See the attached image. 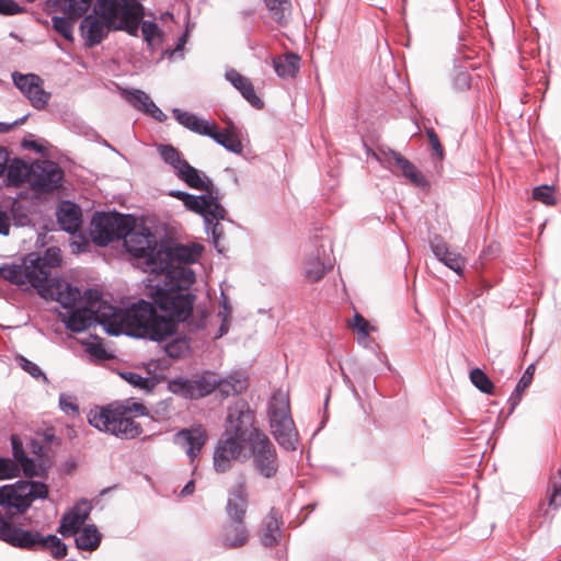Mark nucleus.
<instances>
[{
	"label": "nucleus",
	"instance_id": "69168bd1",
	"mask_svg": "<svg viewBox=\"0 0 561 561\" xmlns=\"http://www.w3.org/2000/svg\"><path fill=\"white\" fill-rule=\"evenodd\" d=\"M411 181L413 185L420 188H427L430 186V182L425 178V175L417 170V168L414 165V168L411 169V171L405 176Z\"/></svg>",
	"mask_w": 561,
	"mask_h": 561
},
{
	"label": "nucleus",
	"instance_id": "052dcab7",
	"mask_svg": "<svg viewBox=\"0 0 561 561\" xmlns=\"http://www.w3.org/2000/svg\"><path fill=\"white\" fill-rule=\"evenodd\" d=\"M59 408L68 416H77L79 414L77 398L71 394L61 393L59 396Z\"/></svg>",
	"mask_w": 561,
	"mask_h": 561
},
{
	"label": "nucleus",
	"instance_id": "f03ea898",
	"mask_svg": "<svg viewBox=\"0 0 561 561\" xmlns=\"http://www.w3.org/2000/svg\"><path fill=\"white\" fill-rule=\"evenodd\" d=\"M194 282L195 274L191 268L170 271L164 275L163 284H158L151 293L153 305L179 323L187 322L196 300V296L190 291Z\"/></svg>",
	"mask_w": 561,
	"mask_h": 561
},
{
	"label": "nucleus",
	"instance_id": "c9c22d12",
	"mask_svg": "<svg viewBox=\"0 0 561 561\" xmlns=\"http://www.w3.org/2000/svg\"><path fill=\"white\" fill-rule=\"evenodd\" d=\"M228 215L227 209L225 208V213L222 214V217L219 218L217 214L210 213V215L206 216V218H203L205 231L208 234V237L211 238V242L217 250L218 253H224V248L220 245V240L224 237V228L220 225V220H225Z\"/></svg>",
	"mask_w": 561,
	"mask_h": 561
},
{
	"label": "nucleus",
	"instance_id": "338daca9",
	"mask_svg": "<svg viewBox=\"0 0 561 561\" xmlns=\"http://www.w3.org/2000/svg\"><path fill=\"white\" fill-rule=\"evenodd\" d=\"M85 351L98 359L104 360L108 358V354L100 341L87 343Z\"/></svg>",
	"mask_w": 561,
	"mask_h": 561
},
{
	"label": "nucleus",
	"instance_id": "4be33fe9",
	"mask_svg": "<svg viewBox=\"0 0 561 561\" xmlns=\"http://www.w3.org/2000/svg\"><path fill=\"white\" fill-rule=\"evenodd\" d=\"M331 268V259L323 245L317 248L304 262L305 277L310 283L319 282Z\"/></svg>",
	"mask_w": 561,
	"mask_h": 561
},
{
	"label": "nucleus",
	"instance_id": "412c9836",
	"mask_svg": "<svg viewBox=\"0 0 561 561\" xmlns=\"http://www.w3.org/2000/svg\"><path fill=\"white\" fill-rule=\"evenodd\" d=\"M90 511L91 506L85 500L76 503L61 517L57 531L66 538L75 536L80 529L81 525L88 519Z\"/></svg>",
	"mask_w": 561,
	"mask_h": 561
},
{
	"label": "nucleus",
	"instance_id": "393cba45",
	"mask_svg": "<svg viewBox=\"0 0 561 561\" xmlns=\"http://www.w3.org/2000/svg\"><path fill=\"white\" fill-rule=\"evenodd\" d=\"M57 222L60 229L75 234L81 226V208L70 201H64L56 210Z\"/></svg>",
	"mask_w": 561,
	"mask_h": 561
},
{
	"label": "nucleus",
	"instance_id": "13d9d810",
	"mask_svg": "<svg viewBox=\"0 0 561 561\" xmlns=\"http://www.w3.org/2000/svg\"><path fill=\"white\" fill-rule=\"evenodd\" d=\"M19 465L10 459L0 457V480H9L19 477Z\"/></svg>",
	"mask_w": 561,
	"mask_h": 561
},
{
	"label": "nucleus",
	"instance_id": "5fc2aeb1",
	"mask_svg": "<svg viewBox=\"0 0 561 561\" xmlns=\"http://www.w3.org/2000/svg\"><path fill=\"white\" fill-rule=\"evenodd\" d=\"M15 360L19 364V366L33 378L41 379L44 383L49 382L46 374L41 369V367L37 364L31 362L23 355H18Z\"/></svg>",
	"mask_w": 561,
	"mask_h": 561
},
{
	"label": "nucleus",
	"instance_id": "9d476101",
	"mask_svg": "<svg viewBox=\"0 0 561 561\" xmlns=\"http://www.w3.org/2000/svg\"><path fill=\"white\" fill-rule=\"evenodd\" d=\"M135 224L130 214L118 211H95L90 224V236L98 247H106L115 239H121L124 231Z\"/></svg>",
	"mask_w": 561,
	"mask_h": 561
},
{
	"label": "nucleus",
	"instance_id": "774afa93",
	"mask_svg": "<svg viewBox=\"0 0 561 561\" xmlns=\"http://www.w3.org/2000/svg\"><path fill=\"white\" fill-rule=\"evenodd\" d=\"M146 115L154 118L156 121L163 123L167 121L168 116L156 105V103L150 99L147 102V106L142 111Z\"/></svg>",
	"mask_w": 561,
	"mask_h": 561
},
{
	"label": "nucleus",
	"instance_id": "cd10ccee",
	"mask_svg": "<svg viewBox=\"0 0 561 561\" xmlns=\"http://www.w3.org/2000/svg\"><path fill=\"white\" fill-rule=\"evenodd\" d=\"M225 78L233 88H236L241 95L256 110L264 107V102L256 95L254 87L250 79L242 76L234 69H228L225 72Z\"/></svg>",
	"mask_w": 561,
	"mask_h": 561
},
{
	"label": "nucleus",
	"instance_id": "9b49d317",
	"mask_svg": "<svg viewBox=\"0 0 561 561\" xmlns=\"http://www.w3.org/2000/svg\"><path fill=\"white\" fill-rule=\"evenodd\" d=\"M248 507L247 483L240 477L231 488L228 495L226 512L229 517V531H236V537L227 535V540L232 546H244L248 542L249 534L244 525V516Z\"/></svg>",
	"mask_w": 561,
	"mask_h": 561
},
{
	"label": "nucleus",
	"instance_id": "1a4fd4ad",
	"mask_svg": "<svg viewBox=\"0 0 561 561\" xmlns=\"http://www.w3.org/2000/svg\"><path fill=\"white\" fill-rule=\"evenodd\" d=\"M48 486L41 481L19 480L0 486V506L24 514L35 500H45Z\"/></svg>",
	"mask_w": 561,
	"mask_h": 561
},
{
	"label": "nucleus",
	"instance_id": "20e7f679",
	"mask_svg": "<svg viewBox=\"0 0 561 561\" xmlns=\"http://www.w3.org/2000/svg\"><path fill=\"white\" fill-rule=\"evenodd\" d=\"M93 13L103 16L113 30L137 37L145 21V7L138 0H96Z\"/></svg>",
	"mask_w": 561,
	"mask_h": 561
},
{
	"label": "nucleus",
	"instance_id": "7c9ffc66",
	"mask_svg": "<svg viewBox=\"0 0 561 561\" xmlns=\"http://www.w3.org/2000/svg\"><path fill=\"white\" fill-rule=\"evenodd\" d=\"M93 322V310L88 308H72L66 319L65 327L75 333L83 332Z\"/></svg>",
	"mask_w": 561,
	"mask_h": 561
},
{
	"label": "nucleus",
	"instance_id": "8fccbe9b",
	"mask_svg": "<svg viewBox=\"0 0 561 561\" xmlns=\"http://www.w3.org/2000/svg\"><path fill=\"white\" fill-rule=\"evenodd\" d=\"M374 157L379 161V163L394 173V167L397 165V159L400 158L401 153L389 149V148H378L375 151Z\"/></svg>",
	"mask_w": 561,
	"mask_h": 561
},
{
	"label": "nucleus",
	"instance_id": "f8f14e48",
	"mask_svg": "<svg viewBox=\"0 0 561 561\" xmlns=\"http://www.w3.org/2000/svg\"><path fill=\"white\" fill-rule=\"evenodd\" d=\"M197 250L182 243H174L169 239L160 240V250L156 252L158 256L154 267H150V274H169L170 271L178 268H190L187 264L194 263Z\"/></svg>",
	"mask_w": 561,
	"mask_h": 561
},
{
	"label": "nucleus",
	"instance_id": "0eeeda50",
	"mask_svg": "<svg viewBox=\"0 0 561 561\" xmlns=\"http://www.w3.org/2000/svg\"><path fill=\"white\" fill-rule=\"evenodd\" d=\"M121 239L126 251L135 260L141 261L144 271L150 273V267H154L157 263L156 252L160 250V241L156 234L148 227L137 226L135 222L123 232Z\"/></svg>",
	"mask_w": 561,
	"mask_h": 561
},
{
	"label": "nucleus",
	"instance_id": "58836bf2",
	"mask_svg": "<svg viewBox=\"0 0 561 561\" xmlns=\"http://www.w3.org/2000/svg\"><path fill=\"white\" fill-rule=\"evenodd\" d=\"M265 7L272 19L279 25L285 26L289 22L291 12L290 0H264Z\"/></svg>",
	"mask_w": 561,
	"mask_h": 561
},
{
	"label": "nucleus",
	"instance_id": "de8ad7c7",
	"mask_svg": "<svg viewBox=\"0 0 561 561\" xmlns=\"http://www.w3.org/2000/svg\"><path fill=\"white\" fill-rule=\"evenodd\" d=\"M469 378L472 385L482 393L493 394L494 383L481 368L476 367L471 369Z\"/></svg>",
	"mask_w": 561,
	"mask_h": 561
},
{
	"label": "nucleus",
	"instance_id": "aec40b11",
	"mask_svg": "<svg viewBox=\"0 0 561 561\" xmlns=\"http://www.w3.org/2000/svg\"><path fill=\"white\" fill-rule=\"evenodd\" d=\"M81 291L70 283L56 278L46 289L42 290L41 296L45 299H51L60 304L65 309H72L80 298Z\"/></svg>",
	"mask_w": 561,
	"mask_h": 561
},
{
	"label": "nucleus",
	"instance_id": "c756f323",
	"mask_svg": "<svg viewBox=\"0 0 561 561\" xmlns=\"http://www.w3.org/2000/svg\"><path fill=\"white\" fill-rule=\"evenodd\" d=\"M272 62L275 72L282 79L294 78L300 68V57L295 53L276 56Z\"/></svg>",
	"mask_w": 561,
	"mask_h": 561
},
{
	"label": "nucleus",
	"instance_id": "f257e3e1",
	"mask_svg": "<svg viewBox=\"0 0 561 561\" xmlns=\"http://www.w3.org/2000/svg\"><path fill=\"white\" fill-rule=\"evenodd\" d=\"M226 421L225 432L216 444L213 457L214 469L218 473L229 471L241 446L264 433L255 425L254 410L242 399L228 408Z\"/></svg>",
	"mask_w": 561,
	"mask_h": 561
},
{
	"label": "nucleus",
	"instance_id": "6e6552de",
	"mask_svg": "<svg viewBox=\"0 0 561 561\" xmlns=\"http://www.w3.org/2000/svg\"><path fill=\"white\" fill-rule=\"evenodd\" d=\"M61 251L58 247H48L43 253L30 252L23 256L22 263L28 276V284L41 295L56 278L51 270L61 264Z\"/></svg>",
	"mask_w": 561,
	"mask_h": 561
},
{
	"label": "nucleus",
	"instance_id": "3c124183",
	"mask_svg": "<svg viewBox=\"0 0 561 561\" xmlns=\"http://www.w3.org/2000/svg\"><path fill=\"white\" fill-rule=\"evenodd\" d=\"M126 101L136 110L142 112L149 102V95L139 89H127L124 91Z\"/></svg>",
	"mask_w": 561,
	"mask_h": 561
},
{
	"label": "nucleus",
	"instance_id": "4468645a",
	"mask_svg": "<svg viewBox=\"0 0 561 561\" xmlns=\"http://www.w3.org/2000/svg\"><path fill=\"white\" fill-rule=\"evenodd\" d=\"M11 77L13 84L35 110L42 111L47 106L51 94L44 90V80L38 75L14 71Z\"/></svg>",
	"mask_w": 561,
	"mask_h": 561
},
{
	"label": "nucleus",
	"instance_id": "7ed1b4c3",
	"mask_svg": "<svg viewBox=\"0 0 561 561\" xmlns=\"http://www.w3.org/2000/svg\"><path fill=\"white\" fill-rule=\"evenodd\" d=\"M148 414L141 402L126 400L92 409L88 414V422L94 428L119 439H134L142 434V427L133 416Z\"/></svg>",
	"mask_w": 561,
	"mask_h": 561
},
{
	"label": "nucleus",
	"instance_id": "72a5a7b5",
	"mask_svg": "<svg viewBox=\"0 0 561 561\" xmlns=\"http://www.w3.org/2000/svg\"><path fill=\"white\" fill-rule=\"evenodd\" d=\"M216 389L222 398L236 396L243 392L248 388V380L241 374L230 375L226 378H218Z\"/></svg>",
	"mask_w": 561,
	"mask_h": 561
},
{
	"label": "nucleus",
	"instance_id": "09e8293b",
	"mask_svg": "<svg viewBox=\"0 0 561 561\" xmlns=\"http://www.w3.org/2000/svg\"><path fill=\"white\" fill-rule=\"evenodd\" d=\"M190 348V339L174 337L164 345L167 355L171 358L182 357Z\"/></svg>",
	"mask_w": 561,
	"mask_h": 561
},
{
	"label": "nucleus",
	"instance_id": "bf43d9fd",
	"mask_svg": "<svg viewBox=\"0 0 561 561\" xmlns=\"http://www.w3.org/2000/svg\"><path fill=\"white\" fill-rule=\"evenodd\" d=\"M453 85L458 91H466L471 85V76L463 67H456L453 77Z\"/></svg>",
	"mask_w": 561,
	"mask_h": 561
},
{
	"label": "nucleus",
	"instance_id": "6e6d98bb",
	"mask_svg": "<svg viewBox=\"0 0 561 561\" xmlns=\"http://www.w3.org/2000/svg\"><path fill=\"white\" fill-rule=\"evenodd\" d=\"M20 471L22 470L24 476L27 478L34 477H45L47 473V467L43 462H37L35 459L28 457L24 462L20 466Z\"/></svg>",
	"mask_w": 561,
	"mask_h": 561
},
{
	"label": "nucleus",
	"instance_id": "5701e85b",
	"mask_svg": "<svg viewBox=\"0 0 561 561\" xmlns=\"http://www.w3.org/2000/svg\"><path fill=\"white\" fill-rule=\"evenodd\" d=\"M122 308L113 306L106 300L101 299L96 309L93 310V321L103 325L106 333L118 335L122 333V325L118 327L121 320Z\"/></svg>",
	"mask_w": 561,
	"mask_h": 561
},
{
	"label": "nucleus",
	"instance_id": "a211bd4d",
	"mask_svg": "<svg viewBox=\"0 0 561 561\" xmlns=\"http://www.w3.org/2000/svg\"><path fill=\"white\" fill-rule=\"evenodd\" d=\"M111 30L113 24H108L103 16L88 14L80 22L81 36L89 48L99 45Z\"/></svg>",
	"mask_w": 561,
	"mask_h": 561
},
{
	"label": "nucleus",
	"instance_id": "f704fd0d",
	"mask_svg": "<svg viewBox=\"0 0 561 561\" xmlns=\"http://www.w3.org/2000/svg\"><path fill=\"white\" fill-rule=\"evenodd\" d=\"M7 180L9 184L20 186L27 182L31 183V164L15 158L7 165Z\"/></svg>",
	"mask_w": 561,
	"mask_h": 561
},
{
	"label": "nucleus",
	"instance_id": "b1692460",
	"mask_svg": "<svg viewBox=\"0 0 561 561\" xmlns=\"http://www.w3.org/2000/svg\"><path fill=\"white\" fill-rule=\"evenodd\" d=\"M178 324L179 322L172 317L167 313L160 316L154 309L142 336H148L151 341L162 342L175 334Z\"/></svg>",
	"mask_w": 561,
	"mask_h": 561
},
{
	"label": "nucleus",
	"instance_id": "dca6fc26",
	"mask_svg": "<svg viewBox=\"0 0 561 561\" xmlns=\"http://www.w3.org/2000/svg\"><path fill=\"white\" fill-rule=\"evenodd\" d=\"M43 535L33 529H24L12 523H4L0 529V540L22 550L38 551Z\"/></svg>",
	"mask_w": 561,
	"mask_h": 561
},
{
	"label": "nucleus",
	"instance_id": "473e14b6",
	"mask_svg": "<svg viewBox=\"0 0 561 561\" xmlns=\"http://www.w3.org/2000/svg\"><path fill=\"white\" fill-rule=\"evenodd\" d=\"M172 114L176 122L188 130L203 136H205V134H209L208 127L210 122L199 118L195 114L182 111L180 108H173Z\"/></svg>",
	"mask_w": 561,
	"mask_h": 561
},
{
	"label": "nucleus",
	"instance_id": "49530a36",
	"mask_svg": "<svg viewBox=\"0 0 561 561\" xmlns=\"http://www.w3.org/2000/svg\"><path fill=\"white\" fill-rule=\"evenodd\" d=\"M158 152L161 159L174 169L175 173L182 168L183 161H186L181 157V152L172 145H159Z\"/></svg>",
	"mask_w": 561,
	"mask_h": 561
},
{
	"label": "nucleus",
	"instance_id": "680f3d73",
	"mask_svg": "<svg viewBox=\"0 0 561 561\" xmlns=\"http://www.w3.org/2000/svg\"><path fill=\"white\" fill-rule=\"evenodd\" d=\"M25 9L14 0H0V14L10 16L24 13Z\"/></svg>",
	"mask_w": 561,
	"mask_h": 561
},
{
	"label": "nucleus",
	"instance_id": "4c0bfd02",
	"mask_svg": "<svg viewBox=\"0 0 561 561\" xmlns=\"http://www.w3.org/2000/svg\"><path fill=\"white\" fill-rule=\"evenodd\" d=\"M535 369H536L535 364H530L526 368V370L524 371L523 376L518 380L514 391L510 396V398L507 400L508 405H510V408H508V413L510 414H512L514 412V410L516 409V407L519 404V402L522 400L523 392L531 383L533 378H534V374H535Z\"/></svg>",
	"mask_w": 561,
	"mask_h": 561
},
{
	"label": "nucleus",
	"instance_id": "e2e57ef3",
	"mask_svg": "<svg viewBox=\"0 0 561 561\" xmlns=\"http://www.w3.org/2000/svg\"><path fill=\"white\" fill-rule=\"evenodd\" d=\"M92 0H66L68 11L76 16H82L90 8Z\"/></svg>",
	"mask_w": 561,
	"mask_h": 561
},
{
	"label": "nucleus",
	"instance_id": "ea45409f",
	"mask_svg": "<svg viewBox=\"0 0 561 561\" xmlns=\"http://www.w3.org/2000/svg\"><path fill=\"white\" fill-rule=\"evenodd\" d=\"M75 541L79 550L93 551L100 546L101 534L95 525H87Z\"/></svg>",
	"mask_w": 561,
	"mask_h": 561
},
{
	"label": "nucleus",
	"instance_id": "bb28decb",
	"mask_svg": "<svg viewBox=\"0 0 561 561\" xmlns=\"http://www.w3.org/2000/svg\"><path fill=\"white\" fill-rule=\"evenodd\" d=\"M283 524L282 514L275 507H272L263 520V527L260 535L261 543L266 548L275 547L280 538Z\"/></svg>",
	"mask_w": 561,
	"mask_h": 561
},
{
	"label": "nucleus",
	"instance_id": "6ab92c4d",
	"mask_svg": "<svg viewBox=\"0 0 561 561\" xmlns=\"http://www.w3.org/2000/svg\"><path fill=\"white\" fill-rule=\"evenodd\" d=\"M207 440V433L202 425L182 428L174 435V443L185 449L191 461L199 455Z\"/></svg>",
	"mask_w": 561,
	"mask_h": 561
},
{
	"label": "nucleus",
	"instance_id": "864d4df0",
	"mask_svg": "<svg viewBox=\"0 0 561 561\" xmlns=\"http://www.w3.org/2000/svg\"><path fill=\"white\" fill-rule=\"evenodd\" d=\"M51 26L53 28L60 34L65 39L69 42H73V23L70 19L66 16L55 15L51 18Z\"/></svg>",
	"mask_w": 561,
	"mask_h": 561
},
{
	"label": "nucleus",
	"instance_id": "c85d7f7f",
	"mask_svg": "<svg viewBox=\"0 0 561 561\" xmlns=\"http://www.w3.org/2000/svg\"><path fill=\"white\" fill-rule=\"evenodd\" d=\"M188 187L207 192V190H216L213 181L202 173L199 170L191 165L187 161H183L182 168L175 174Z\"/></svg>",
	"mask_w": 561,
	"mask_h": 561
},
{
	"label": "nucleus",
	"instance_id": "2eb2a0df",
	"mask_svg": "<svg viewBox=\"0 0 561 561\" xmlns=\"http://www.w3.org/2000/svg\"><path fill=\"white\" fill-rule=\"evenodd\" d=\"M154 309L157 308L153 301L150 302L144 299L131 304L128 308H122L118 324V327L122 325V333L125 329L130 331L136 330L139 331V333L128 332L127 334L131 336H142Z\"/></svg>",
	"mask_w": 561,
	"mask_h": 561
},
{
	"label": "nucleus",
	"instance_id": "4d7b16f0",
	"mask_svg": "<svg viewBox=\"0 0 561 561\" xmlns=\"http://www.w3.org/2000/svg\"><path fill=\"white\" fill-rule=\"evenodd\" d=\"M533 198L538 202H541L548 206L556 205V203H557V201L553 196V186L552 185L536 186L533 190Z\"/></svg>",
	"mask_w": 561,
	"mask_h": 561
},
{
	"label": "nucleus",
	"instance_id": "a18cd8bd",
	"mask_svg": "<svg viewBox=\"0 0 561 561\" xmlns=\"http://www.w3.org/2000/svg\"><path fill=\"white\" fill-rule=\"evenodd\" d=\"M119 376L133 387L144 390L145 392H151L156 387V380L153 378L142 377L135 371H121Z\"/></svg>",
	"mask_w": 561,
	"mask_h": 561
},
{
	"label": "nucleus",
	"instance_id": "c03bdc74",
	"mask_svg": "<svg viewBox=\"0 0 561 561\" xmlns=\"http://www.w3.org/2000/svg\"><path fill=\"white\" fill-rule=\"evenodd\" d=\"M167 388L173 394L185 400H194L191 378L175 377L168 380Z\"/></svg>",
	"mask_w": 561,
	"mask_h": 561
},
{
	"label": "nucleus",
	"instance_id": "39448f33",
	"mask_svg": "<svg viewBox=\"0 0 561 561\" xmlns=\"http://www.w3.org/2000/svg\"><path fill=\"white\" fill-rule=\"evenodd\" d=\"M233 460L249 461L252 470L267 480L277 476L280 465L277 449L266 433L242 445Z\"/></svg>",
	"mask_w": 561,
	"mask_h": 561
},
{
	"label": "nucleus",
	"instance_id": "0e129e2a",
	"mask_svg": "<svg viewBox=\"0 0 561 561\" xmlns=\"http://www.w3.org/2000/svg\"><path fill=\"white\" fill-rule=\"evenodd\" d=\"M11 446H12V454L14 457L13 460L20 466L22 462H24L28 458V456L24 451L23 444L16 435L11 436Z\"/></svg>",
	"mask_w": 561,
	"mask_h": 561
},
{
	"label": "nucleus",
	"instance_id": "e433bc0d",
	"mask_svg": "<svg viewBox=\"0 0 561 561\" xmlns=\"http://www.w3.org/2000/svg\"><path fill=\"white\" fill-rule=\"evenodd\" d=\"M208 133L209 134H205V136L211 138L218 145L222 146L226 150L232 153L242 152V142L233 135L218 130L215 123H210L208 127Z\"/></svg>",
	"mask_w": 561,
	"mask_h": 561
},
{
	"label": "nucleus",
	"instance_id": "ddd939ff",
	"mask_svg": "<svg viewBox=\"0 0 561 561\" xmlns=\"http://www.w3.org/2000/svg\"><path fill=\"white\" fill-rule=\"evenodd\" d=\"M64 171L57 162L42 160L31 163L30 186L37 193H51L61 186Z\"/></svg>",
	"mask_w": 561,
	"mask_h": 561
},
{
	"label": "nucleus",
	"instance_id": "423d86ee",
	"mask_svg": "<svg viewBox=\"0 0 561 561\" xmlns=\"http://www.w3.org/2000/svg\"><path fill=\"white\" fill-rule=\"evenodd\" d=\"M267 414L272 434L277 444L285 450H296L298 433L290 415L287 394L280 390L274 392L268 403Z\"/></svg>",
	"mask_w": 561,
	"mask_h": 561
},
{
	"label": "nucleus",
	"instance_id": "a19ab883",
	"mask_svg": "<svg viewBox=\"0 0 561 561\" xmlns=\"http://www.w3.org/2000/svg\"><path fill=\"white\" fill-rule=\"evenodd\" d=\"M141 34L144 42L150 51H154L156 48L162 44L163 32L153 21L145 20L141 23Z\"/></svg>",
	"mask_w": 561,
	"mask_h": 561
},
{
	"label": "nucleus",
	"instance_id": "a878e982",
	"mask_svg": "<svg viewBox=\"0 0 561 561\" xmlns=\"http://www.w3.org/2000/svg\"><path fill=\"white\" fill-rule=\"evenodd\" d=\"M431 249L435 257L448 268L459 275L463 273L465 259L460 254L451 252L440 237L435 236L431 240Z\"/></svg>",
	"mask_w": 561,
	"mask_h": 561
},
{
	"label": "nucleus",
	"instance_id": "603ef678",
	"mask_svg": "<svg viewBox=\"0 0 561 561\" xmlns=\"http://www.w3.org/2000/svg\"><path fill=\"white\" fill-rule=\"evenodd\" d=\"M126 101L136 110L142 112L149 102V95L139 89H127L124 91Z\"/></svg>",
	"mask_w": 561,
	"mask_h": 561
},
{
	"label": "nucleus",
	"instance_id": "37998d69",
	"mask_svg": "<svg viewBox=\"0 0 561 561\" xmlns=\"http://www.w3.org/2000/svg\"><path fill=\"white\" fill-rule=\"evenodd\" d=\"M39 550L49 551L51 557L58 560L64 559L68 552L67 545L53 534L43 535Z\"/></svg>",
	"mask_w": 561,
	"mask_h": 561
},
{
	"label": "nucleus",
	"instance_id": "79ce46f5",
	"mask_svg": "<svg viewBox=\"0 0 561 561\" xmlns=\"http://www.w3.org/2000/svg\"><path fill=\"white\" fill-rule=\"evenodd\" d=\"M0 277L16 286L28 284V276L23 263L1 266Z\"/></svg>",
	"mask_w": 561,
	"mask_h": 561
},
{
	"label": "nucleus",
	"instance_id": "2f4dec72",
	"mask_svg": "<svg viewBox=\"0 0 561 561\" xmlns=\"http://www.w3.org/2000/svg\"><path fill=\"white\" fill-rule=\"evenodd\" d=\"M192 391L194 392V400H198L210 394L218 386L217 374L205 370L199 375L191 378Z\"/></svg>",
	"mask_w": 561,
	"mask_h": 561
},
{
	"label": "nucleus",
	"instance_id": "f3484780",
	"mask_svg": "<svg viewBox=\"0 0 561 561\" xmlns=\"http://www.w3.org/2000/svg\"><path fill=\"white\" fill-rule=\"evenodd\" d=\"M184 207L187 210L202 216V218H206L210 213H215L219 218H221L225 213V207L219 201L217 190H207V192L201 195L193 194L188 201H185Z\"/></svg>",
	"mask_w": 561,
	"mask_h": 561
}]
</instances>
